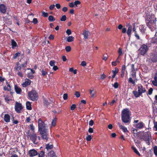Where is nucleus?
Masks as SVG:
<instances>
[{
  "label": "nucleus",
  "mask_w": 157,
  "mask_h": 157,
  "mask_svg": "<svg viewBox=\"0 0 157 157\" xmlns=\"http://www.w3.org/2000/svg\"><path fill=\"white\" fill-rule=\"evenodd\" d=\"M38 131L40 132L41 137L43 139H45L47 141L48 137V130L46 128L45 125L40 119L38 121Z\"/></svg>",
  "instance_id": "obj_1"
},
{
  "label": "nucleus",
  "mask_w": 157,
  "mask_h": 157,
  "mask_svg": "<svg viewBox=\"0 0 157 157\" xmlns=\"http://www.w3.org/2000/svg\"><path fill=\"white\" fill-rule=\"evenodd\" d=\"M157 20L154 15L148 16L145 19L146 25L152 31L156 26Z\"/></svg>",
  "instance_id": "obj_2"
},
{
  "label": "nucleus",
  "mask_w": 157,
  "mask_h": 157,
  "mask_svg": "<svg viewBox=\"0 0 157 157\" xmlns=\"http://www.w3.org/2000/svg\"><path fill=\"white\" fill-rule=\"evenodd\" d=\"M131 113L128 109H124L121 112V120L125 123L130 122V117Z\"/></svg>",
  "instance_id": "obj_3"
},
{
  "label": "nucleus",
  "mask_w": 157,
  "mask_h": 157,
  "mask_svg": "<svg viewBox=\"0 0 157 157\" xmlns=\"http://www.w3.org/2000/svg\"><path fill=\"white\" fill-rule=\"evenodd\" d=\"M138 91H133L132 93L136 98H138L141 96L143 93H145L146 90L142 85L138 86L137 87Z\"/></svg>",
  "instance_id": "obj_4"
},
{
  "label": "nucleus",
  "mask_w": 157,
  "mask_h": 157,
  "mask_svg": "<svg viewBox=\"0 0 157 157\" xmlns=\"http://www.w3.org/2000/svg\"><path fill=\"white\" fill-rule=\"evenodd\" d=\"M148 50V48L147 45L143 44L141 45L138 50L139 53L141 55L144 56Z\"/></svg>",
  "instance_id": "obj_5"
},
{
  "label": "nucleus",
  "mask_w": 157,
  "mask_h": 157,
  "mask_svg": "<svg viewBox=\"0 0 157 157\" xmlns=\"http://www.w3.org/2000/svg\"><path fill=\"white\" fill-rule=\"evenodd\" d=\"M28 95L29 98L33 101L36 100L37 99L38 96L35 90H32L28 93Z\"/></svg>",
  "instance_id": "obj_6"
},
{
  "label": "nucleus",
  "mask_w": 157,
  "mask_h": 157,
  "mask_svg": "<svg viewBox=\"0 0 157 157\" xmlns=\"http://www.w3.org/2000/svg\"><path fill=\"white\" fill-rule=\"evenodd\" d=\"M15 109L16 111L18 113H20V111L23 109L21 104L16 101L15 103Z\"/></svg>",
  "instance_id": "obj_7"
},
{
  "label": "nucleus",
  "mask_w": 157,
  "mask_h": 157,
  "mask_svg": "<svg viewBox=\"0 0 157 157\" xmlns=\"http://www.w3.org/2000/svg\"><path fill=\"white\" fill-rule=\"evenodd\" d=\"M141 140H144L145 141L147 142L149 144H150L149 136L147 133H144L141 138L140 139Z\"/></svg>",
  "instance_id": "obj_8"
},
{
  "label": "nucleus",
  "mask_w": 157,
  "mask_h": 157,
  "mask_svg": "<svg viewBox=\"0 0 157 157\" xmlns=\"http://www.w3.org/2000/svg\"><path fill=\"white\" fill-rule=\"evenodd\" d=\"M150 59L153 63L157 62V54L152 53L151 54Z\"/></svg>",
  "instance_id": "obj_9"
},
{
  "label": "nucleus",
  "mask_w": 157,
  "mask_h": 157,
  "mask_svg": "<svg viewBox=\"0 0 157 157\" xmlns=\"http://www.w3.org/2000/svg\"><path fill=\"white\" fill-rule=\"evenodd\" d=\"M30 139L32 140L34 144H37V142H36L37 139V136L34 133H33L32 134L29 135Z\"/></svg>",
  "instance_id": "obj_10"
},
{
  "label": "nucleus",
  "mask_w": 157,
  "mask_h": 157,
  "mask_svg": "<svg viewBox=\"0 0 157 157\" xmlns=\"http://www.w3.org/2000/svg\"><path fill=\"white\" fill-rule=\"evenodd\" d=\"M132 30L133 32H134V36H135L137 40H140V37L138 34L137 31L136 30V28H135V23H134L133 24V27Z\"/></svg>",
  "instance_id": "obj_11"
},
{
  "label": "nucleus",
  "mask_w": 157,
  "mask_h": 157,
  "mask_svg": "<svg viewBox=\"0 0 157 157\" xmlns=\"http://www.w3.org/2000/svg\"><path fill=\"white\" fill-rule=\"evenodd\" d=\"M144 124L142 122L140 121L136 124L135 125V127L137 129H141L143 128Z\"/></svg>",
  "instance_id": "obj_12"
},
{
  "label": "nucleus",
  "mask_w": 157,
  "mask_h": 157,
  "mask_svg": "<svg viewBox=\"0 0 157 157\" xmlns=\"http://www.w3.org/2000/svg\"><path fill=\"white\" fill-rule=\"evenodd\" d=\"M7 8L4 4H0V12L3 13H5L6 12Z\"/></svg>",
  "instance_id": "obj_13"
},
{
  "label": "nucleus",
  "mask_w": 157,
  "mask_h": 157,
  "mask_svg": "<svg viewBox=\"0 0 157 157\" xmlns=\"http://www.w3.org/2000/svg\"><path fill=\"white\" fill-rule=\"evenodd\" d=\"M29 155L30 156H36L38 154L37 151L34 149L31 150L29 152Z\"/></svg>",
  "instance_id": "obj_14"
},
{
  "label": "nucleus",
  "mask_w": 157,
  "mask_h": 157,
  "mask_svg": "<svg viewBox=\"0 0 157 157\" xmlns=\"http://www.w3.org/2000/svg\"><path fill=\"white\" fill-rule=\"evenodd\" d=\"M117 124L118 125L120 128L124 132H128V130L127 128L125 127H124L120 123L118 122Z\"/></svg>",
  "instance_id": "obj_15"
},
{
  "label": "nucleus",
  "mask_w": 157,
  "mask_h": 157,
  "mask_svg": "<svg viewBox=\"0 0 157 157\" xmlns=\"http://www.w3.org/2000/svg\"><path fill=\"white\" fill-rule=\"evenodd\" d=\"M132 132L134 134V136H135V134H136V137L138 138L139 137L138 135L140 133V132H137V130L134 128H132Z\"/></svg>",
  "instance_id": "obj_16"
},
{
  "label": "nucleus",
  "mask_w": 157,
  "mask_h": 157,
  "mask_svg": "<svg viewBox=\"0 0 157 157\" xmlns=\"http://www.w3.org/2000/svg\"><path fill=\"white\" fill-rule=\"evenodd\" d=\"M132 29V26L131 25H129L127 33L128 36H130L131 34V32Z\"/></svg>",
  "instance_id": "obj_17"
},
{
  "label": "nucleus",
  "mask_w": 157,
  "mask_h": 157,
  "mask_svg": "<svg viewBox=\"0 0 157 157\" xmlns=\"http://www.w3.org/2000/svg\"><path fill=\"white\" fill-rule=\"evenodd\" d=\"M90 34V33L88 31L85 30L83 33L84 39L85 40L87 39Z\"/></svg>",
  "instance_id": "obj_18"
},
{
  "label": "nucleus",
  "mask_w": 157,
  "mask_h": 157,
  "mask_svg": "<svg viewBox=\"0 0 157 157\" xmlns=\"http://www.w3.org/2000/svg\"><path fill=\"white\" fill-rule=\"evenodd\" d=\"M131 69L132 71V75L133 77H136V71L134 68V64H132L131 65Z\"/></svg>",
  "instance_id": "obj_19"
},
{
  "label": "nucleus",
  "mask_w": 157,
  "mask_h": 157,
  "mask_svg": "<svg viewBox=\"0 0 157 157\" xmlns=\"http://www.w3.org/2000/svg\"><path fill=\"white\" fill-rule=\"evenodd\" d=\"M31 81L30 80L27 79V81L22 84V86L23 87H26L27 86L29 85L31 83Z\"/></svg>",
  "instance_id": "obj_20"
},
{
  "label": "nucleus",
  "mask_w": 157,
  "mask_h": 157,
  "mask_svg": "<svg viewBox=\"0 0 157 157\" xmlns=\"http://www.w3.org/2000/svg\"><path fill=\"white\" fill-rule=\"evenodd\" d=\"M126 69L125 66V65H124L122 66L121 68V76L123 77L124 75V72Z\"/></svg>",
  "instance_id": "obj_21"
},
{
  "label": "nucleus",
  "mask_w": 157,
  "mask_h": 157,
  "mask_svg": "<svg viewBox=\"0 0 157 157\" xmlns=\"http://www.w3.org/2000/svg\"><path fill=\"white\" fill-rule=\"evenodd\" d=\"M144 27L143 25H140V26L139 29L140 31L143 34H144L145 33L146 31V29L144 28Z\"/></svg>",
  "instance_id": "obj_22"
},
{
  "label": "nucleus",
  "mask_w": 157,
  "mask_h": 157,
  "mask_svg": "<svg viewBox=\"0 0 157 157\" xmlns=\"http://www.w3.org/2000/svg\"><path fill=\"white\" fill-rule=\"evenodd\" d=\"M4 120L6 122H9L10 121V116L8 114H5L4 116Z\"/></svg>",
  "instance_id": "obj_23"
},
{
  "label": "nucleus",
  "mask_w": 157,
  "mask_h": 157,
  "mask_svg": "<svg viewBox=\"0 0 157 157\" xmlns=\"http://www.w3.org/2000/svg\"><path fill=\"white\" fill-rule=\"evenodd\" d=\"M15 90L17 93L18 94H20L21 92V89L18 87L16 85H15Z\"/></svg>",
  "instance_id": "obj_24"
},
{
  "label": "nucleus",
  "mask_w": 157,
  "mask_h": 157,
  "mask_svg": "<svg viewBox=\"0 0 157 157\" xmlns=\"http://www.w3.org/2000/svg\"><path fill=\"white\" fill-rule=\"evenodd\" d=\"M26 107L27 109H28L30 110L32 109L31 107V104L30 102L29 101H27L26 103Z\"/></svg>",
  "instance_id": "obj_25"
},
{
  "label": "nucleus",
  "mask_w": 157,
  "mask_h": 157,
  "mask_svg": "<svg viewBox=\"0 0 157 157\" xmlns=\"http://www.w3.org/2000/svg\"><path fill=\"white\" fill-rule=\"evenodd\" d=\"M53 147V146L52 145H49V144H48L46 145V147L45 149H46L47 150L49 149H51Z\"/></svg>",
  "instance_id": "obj_26"
},
{
  "label": "nucleus",
  "mask_w": 157,
  "mask_h": 157,
  "mask_svg": "<svg viewBox=\"0 0 157 157\" xmlns=\"http://www.w3.org/2000/svg\"><path fill=\"white\" fill-rule=\"evenodd\" d=\"M153 89L152 88H150L149 89L148 91L147 92L146 94L147 95H151L152 94L153 91Z\"/></svg>",
  "instance_id": "obj_27"
},
{
  "label": "nucleus",
  "mask_w": 157,
  "mask_h": 157,
  "mask_svg": "<svg viewBox=\"0 0 157 157\" xmlns=\"http://www.w3.org/2000/svg\"><path fill=\"white\" fill-rule=\"evenodd\" d=\"M132 150H133L134 151L135 153L136 154H137L138 156H140V154L139 152L138 151H137V149H136V148L134 147H132Z\"/></svg>",
  "instance_id": "obj_28"
},
{
  "label": "nucleus",
  "mask_w": 157,
  "mask_h": 157,
  "mask_svg": "<svg viewBox=\"0 0 157 157\" xmlns=\"http://www.w3.org/2000/svg\"><path fill=\"white\" fill-rule=\"evenodd\" d=\"M48 155L50 157H54L56 156V154L53 151H51L48 153Z\"/></svg>",
  "instance_id": "obj_29"
},
{
  "label": "nucleus",
  "mask_w": 157,
  "mask_h": 157,
  "mask_svg": "<svg viewBox=\"0 0 157 157\" xmlns=\"http://www.w3.org/2000/svg\"><path fill=\"white\" fill-rule=\"evenodd\" d=\"M74 37L72 36H69L68 37L67 41L68 42H71L74 40Z\"/></svg>",
  "instance_id": "obj_30"
},
{
  "label": "nucleus",
  "mask_w": 157,
  "mask_h": 157,
  "mask_svg": "<svg viewBox=\"0 0 157 157\" xmlns=\"http://www.w3.org/2000/svg\"><path fill=\"white\" fill-rule=\"evenodd\" d=\"M48 20L50 21H53L55 20V18L53 17V16L52 15H50L49 16L48 18Z\"/></svg>",
  "instance_id": "obj_31"
},
{
  "label": "nucleus",
  "mask_w": 157,
  "mask_h": 157,
  "mask_svg": "<svg viewBox=\"0 0 157 157\" xmlns=\"http://www.w3.org/2000/svg\"><path fill=\"white\" fill-rule=\"evenodd\" d=\"M27 65V62L26 61L25 63L24 64H21L20 66L23 67V72H25V67H26Z\"/></svg>",
  "instance_id": "obj_32"
},
{
  "label": "nucleus",
  "mask_w": 157,
  "mask_h": 157,
  "mask_svg": "<svg viewBox=\"0 0 157 157\" xmlns=\"http://www.w3.org/2000/svg\"><path fill=\"white\" fill-rule=\"evenodd\" d=\"M11 44L12 46V47H16L17 46V43L16 42L13 40H11Z\"/></svg>",
  "instance_id": "obj_33"
},
{
  "label": "nucleus",
  "mask_w": 157,
  "mask_h": 157,
  "mask_svg": "<svg viewBox=\"0 0 157 157\" xmlns=\"http://www.w3.org/2000/svg\"><path fill=\"white\" fill-rule=\"evenodd\" d=\"M118 69L117 67H115V70H112V72L113 73V74H115V75H116V74L118 73Z\"/></svg>",
  "instance_id": "obj_34"
},
{
  "label": "nucleus",
  "mask_w": 157,
  "mask_h": 157,
  "mask_svg": "<svg viewBox=\"0 0 157 157\" xmlns=\"http://www.w3.org/2000/svg\"><path fill=\"white\" fill-rule=\"evenodd\" d=\"M128 82H129L131 83L134 85H135V81L133 80L132 78L130 77L129 78Z\"/></svg>",
  "instance_id": "obj_35"
},
{
  "label": "nucleus",
  "mask_w": 157,
  "mask_h": 157,
  "mask_svg": "<svg viewBox=\"0 0 157 157\" xmlns=\"http://www.w3.org/2000/svg\"><path fill=\"white\" fill-rule=\"evenodd\" d=\"M55 63L56 62L54 60H51L49 63L50 65L51 66H54Z\"/></svg>",
  "instance_id": "obj_36"
},
{
  "label": "nucleus",
  "mask_w": 157,
  "mask_h": 157,
  "mask_svg": "<svg viewBox=\"0 0 157 157\" xmlns=\"http://www.w3.org/2000/svg\"><path fill=\"white\" fill-rule=\"evenodd\" d=\"M27 77L30 78L32 79L34 77V76L33 75V74L31 73H29L28 74Z\"/></svg>",
  "instance_id": "obj_37"
},
{
  "label": "nucleus",
  "mask_w": 157,
  "mask_h": 157,
  "mask_svg": "<svg viewBox=\"0 0 157 157\" xmlns=\"http://www.w3.org/2000/svg\"><path fill=\"white\" fill-rule=\"evenodd\" d=\"M69 71L71 72H73L74 74H76L77 73V70H74L73 68H70Z\"/></svg>",
  "instance_id": "obj_38"
},
{
  "label": "nucleus",
  "mask_w": 157,
  "mask_h": 157,
  "mask_svg": "<svg viewBox=\"0 0 157 157\" xmlns=\"http://www.w3.org/2000/svg\"><path fill=\"white\" fill-rule=\"evenodd\" d=\"M154 152L155 155L157 156V146H155L154 147Z\"/></svg>",
  "instance_id": "obj_39"
},
{
  "label": "nucleus",
  "mask_w": 157,
  "mask_h": 157,
  "mask_svg": "<svg viewBox=\"0 0 157 157\" xmlns=\"http://www.w3.org/2000/svg\"><path fill=\"white\" fill-rule=\"evenodd\" d=\"M44 151H41L40 153L39 154L38 157H43L44 156Z\"/></svg>",
  "instance_id": "obj_40"
},
{
  "label": "nucleus",
  "mask_w": 157,
  "mask_h": 157,
  "mask_svg": "<svg viewBox=\"0 0 157 157\" xmlns=\"http://www.w3.org/2000/svg\"><path fill=\"white\" fill-rule=\"evenodd\" d=\"M66 18L67 17L66 15H64L60 18V20L61 21H65L66 20Z\"/></svg>",
  "instance_id": "obj_41"
},
{
  "label": "nucleus",
  "mask_w": 157,
  "mask_h": 157,
  "mask_svg": "<svg viewBox=\"0 0 157 157\" xmlns=\"http://www.w3.org/2000/svg\"><path fill=\"white\" fill-rule=\"evenodd\" d=\"M91 139L92 137L91 136L87 134V136L86 138V140L88 141H90L91 140Z\"/></svg>",
  "instance_id": "obj_42"
},
{
  "label": "nucleus",
  "mask_w": 157,
  "mask_h": 157,
  "mask_svg": "<svg viewBox=\"0 0 157 157\" xmlns=\"http://www.w3.org/2000/svg\"><path fill=\"white\" fill-rule=\"evenodd\" d=\"M118 53L119 56H121L123 54L122 49L121 48H119Z\"/></svg>",
  "instance_id": "obj_43"
},
{
  "label": "nucleus",
  "mask_w": 157,
  "mask_h": 157,
  "mask_svg": "<svg viewBox=\"0 0 157 157\" xmlns=\"http://www.w3.org/2000/svg\"><path fill=\"white\" fill-rule=\"evenodd\" d=\"M154 129L155 131H157V121L154 122Z\"/></svg>",
  "instance_id": "obj_44"
},
{
  "label": "nucleus",
  "mask_w": 157,
  "mask_h": 157,
  "mask_svg": "<svg viewBox=\"0 0 157 157\" xmlns=\"http://www.w3.org/2000/svg\"><path fill=\"white\" fill-rule=\"evenodd\" d=\"M71 47L70 46H68L66 47L65 49L67 52H69L71 51Z\"/></svg>",
  "instance_id": "obj_45"
},
{
  "label": "nucleus",
  "mask_w": 157,
  "mask_h": 157,
  "mask_svg": "<svg viewBox=\"0 0 157 157\" xmlns=\"http://www.w3.org/2000/svg\"><path fill=\"white\" fill-rule=\"evenodd\" d=\"M56 119H54L53 120L52 123V126H55L56 125Z\"/></svg>",
  "instance_id": "obj_46"
},
{
  "label": "nucleus",
  "mask_w": 157,
  "mask_h": 157,
  "mask_svg": "<svg viewBox=\"0 0 157 157\" xmlns=\"http://www.w3.org/2000/svg\"><path fill=\"white\" fill-rule=\"evenodd\" d=\"M24 72L23 71V70L21 72L19 71H18V73H17V75L19 76H20L21 77H22L23 76V75H22V73Z\"/></svg>",
  "instance_id": "obj_47"
},
{
  "label": "nucleus",
  "mask_w": 157,
  "mask_h": 157,
  "mask_svg": "<svg viewBox=\"0 0 157 157\" xmlns=\"http://www.w3.org/2000/svg\"><path fill=\"white\" fill-rule=\"evenodd\" d=\"M41 73L42 74V75L43 76H45L47 74V72L46 71L44 70H41Z\"/></svg>",
  "instance_id": "obj_48"
},
{
  "label": "nucleus",
  "mask_w": 157,
  "mask_h": 157,
  "mask_svg": "<svg viewBox=\"0 0 157 157\" xmlns=\"http://www.w3.org/2000/svg\"><path fill=\"white\" fill-rule=\"evenodd\" d=\"M17 65V67H16V70L19 71V70H21V66H19V63H18Z\"/></svg>",
  "instance_id": "obj_49"
},
{
  "label": "nucleus",
  "mask_w": 157,
  "mask_h": 157,
  "mask_svg": "<svg viewBox=\"0 0 157 157\" xmlns=\"http://www.w3.org/2000/svg\"><path fill=\"white\" fill-rule=\"evenodd\" d=\"M106 77V75H105L104 74H103L101 75L100 78L102 80H103Z\"/></svg>",
  "instance_id": "obj_50"
},
{
  "label": "nucleus",
  "mask_w": 157,
  "mask_h": 157,
  "mask_svg": "<svg viewBox=\"0 0 157 157\" xmlns=\"http://www.w3.org/2000/svg\"><path fill=\"white\" fill-rule=\"evenodd\" d=\"M113 87L115 89L117 88L119 86V84L117 82H115L113 85Z\"/></svg>",
  "instance_id": "obj_51"
},
{
  "label": "nucleus",
  "mask_w": 157,
  "mask_h": 157,
  "mask_svg": "<svg viewBox=\"0 0 157 157\" xmlns=\"http://www.w3.org/2000/svg\"><path fill=\"white\" fill-rule=\"evenodd\" d=\"M44 103L46 105V106H48V105H49V103L48 101L45 99H44Z\"/></svg>",
  "instance_id": "obj_52"
},
{
  "label": "nucleus",
  "mask_w": 157,
  "mask_h": 157,
  "mask_svg": "<svg viewBox=\"0 0 157 157\" xmlns=\"http://www.w3.org/2000/svg\"><path fill=\"white\" fill-rule=\"evenodd\" d=\"M42 15L44 17H47L48 16V13H46L44 12H42Z\"/></svg>",
  "instance_id": "obj_53"
},
{
  "label": "nucleus",
  "mask_w": 157,
  "mask_h": 157,
  "mask_svg": "<svg viewBox=\"0 0 157 157\" xmlns=\"http://www.w3.org/2000/svg\"><path fill=\"white\" fill-rule=\"evenodd\" d=\"M75 95L76 97L77 98H78L80 96V93L78 91H76L75 92Z\"/></svg>",
  "instance_id": "obj_54"
},
{
  "label": "nucleus",
  "mask_w": 157,
  "mask_h": 157,
  "mask_svg": "<svg viewBox=\"0 0 157 157\" xmlns=\"http://www.w3.org/2000/svg\"><path fill=\"white\" fill-rule=\"evenodd\" d=\"M76 108V105L75 104H73L71 107V109L73 110L75 109Z\"/></svg>",
  "instance_id": "obj_55"
},
{
  "label": "nucleus",
  "mask_w": 157,
  "mask_h": 157,
  "mask_svg": "<svg viewBox=\"0 0 157 157\" xmlns=\"http://www.w3.org/2000/svg\"><path fill=\"white\" fill-rule=\"evenodd\" d=\"M68 95L67 94H64L63 95V98L65 100H66L67 99Z\"/></svg>",
  "instance_id": "obj_56"
},
{
  "label": "nucleus",
  "mask_w": 157,
  "mask_h": 157,
  "mask_svg": "<svg viewBox=\"0 0 157 157\" xmlns=\"http://www.w3.org/2000/svg\"><path fill=\"white\" fill-rule=\"evenodd\" d=\"M81 3V2L80 1H76L74 2V4L75 5H76V6H77V5H79Z\"/></svg>",
  "instance_id": "obj_57"
},
{
  "label": "nucleus",
  "mask_w": 157,
  "mask_h": 157,
  "mask_svg": "<svg viewBox=\"0 0 157 157\" xmlns=\"http://www.w3.org/2000/svg\"><path fill=\"white\" fill-rule=\"evenodd\" d=\"M33 22L34 24H36L38 22V21L37 18H35L33 19Z\"/></svg>",
  "instance_id": "obj_58"
},
{
  "label": "nucleus",
  "mask_w": 157,
  "mask_h": 157,
  "mask_svg": "<svg viewBox=\"0 0 157 157\" xmlns=\"http://www.w3.org/2000/svg\"><path fill=\"white\" fill-rule=\"evenodd\" d=\"M66 33H67V34L69 35L71 34V30L70 29H68L66 31Z\"/></svg>",
  "instance_id": "obj_59"
},
{
  "label": "nucleus",
  "mask_w": 157,
  "mask_h": 157,
  "mask_svg": "<svg viewBox=\"0 0 157 157\" xmlns=\"http://www.w3.org/2000/svg\"><path fill=\"white\" fill-rule=\"evenodd\" d=\"M20 55V53H17L16 54H15V55H14L13 56V59H16L17 58V56H19V55Z\"/></svg>",
  "instance_id": "obj_60"
},
{
  "label": "nucleus",
  "mask_w": 157,
  "mask_h": 157,
  "mask_svg": "<svg viewBox=\"0 0 157 157\" xmlns=\"http://www.w3.org/2000/svg\"><path fill=\"white\" fill-rule=\"evenodd\" d=\"M55 6L54 5H51L49 7L50 10H52L54 8Z\"/></svg>",
  "instance_id": "obj_61"
},
{
  "label": "nucleus",
  "mask_w": 157,
  "mask_h": 157,
  "mask_svg": "<svg viewBox=\"0 0 157 157\" xmlns=\"http://www.w3.org/2000/svg\"><path fill=\"white\" fill-rule=\"evenodd\" d=\"M78 108L80 109H81L83 108V106L81 103H79V104Z\"/></svg>",
  "instance_id": "obj_62"
},
{
  "label": "nucleus",
  "mask_w": 157,
  "mask_h": 157,
  "mask_svg": "<svg viewBox=\"0 0 157 157\" xmlns=\"http://www.w3.org/2000/svg\"><path fill=\"white\" fill-rule=\"evenodd\" d=\"M152 42L153 43L155 44L157 43V38H154L152 39Z\"/></svg>",
  "instance_id": "obj_63"
},
{
  "label": "nucleus",
  "mask_w": 157,
  "mask_h": 157,
  "mask_svg": "<svg viewBox=\"0 0 157 157\" xmlns=\"http://www.w3.org/2000/svg\"><path fill=\"white\" fill-rule=\"evenodd\" d=\"M81 65L82 66L84 67L85 66H86V63L85 61H83L81 63Z\"/></svg>",
  "instance_id": "obj_64"
}]
</instances>
